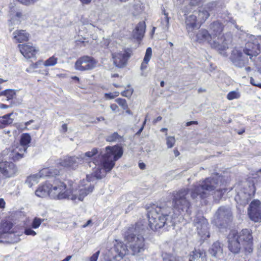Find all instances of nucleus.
Masks as SVG:
<instances>
[{
    "label": "nucleus",
    "mask_w": 261,
    "mask_h": 261,
    "mask_svg": "<svg viewBox=\"0 0 261 261\" xmlns=\"http://www.w3.org/2000/svg\"><path fill=\"white\" fill-rule=\"evenodd\" d=\"M43 221V219H41V218L35 217L32 222V227L36 229L38 228L41 225V223Z\"/></svg>",
    "instance_id": "79ce46f5"
},
{
    "label": "nucleus",
    "mask_w": 261,
    "mask_h": 261,
    "mask_svg": "<svg viewBox=\"0 0 261 261\" xmlns=\"http://www.w3.org/2000/svg\"><path fill=\"white\" fill-rule=\"evenodd\" d=\"M18 47L21 54L28 59L34 57L37 51L35 47L30 44H19Z\"/></svg>",
    "instance_id": "5701e85b"
},
{
    "label": "nucleus",
    "mask_w": 261,
    "mask_h": 261,
    "mask_svg": "<svg viewBox=\"0 0 261 261\" xmlns=\"http://www.w3.org/2000/svg\"><path fill=\"white\" fill-rule=\"evenodd\" d=\"M210 30L213 39L216 40V41H219L220 44H222L223 42H226L228 44L227 40L223 35H221L223 25L221 23L218 21L214 22L211 24Z\"/></svg>",
    "instance_id": "a211bd4d"
},
{
    "label": "nucleus",
    "mask_w": 261,
    "mask_h": 261,
    "mask_svg": "<svg viewBox=\"0 0 261 261\" xmlns=\"http://www.w3.org/2000/svg\"><path fill=\"white\" fill-rule=\"evenodd\" d=\"M164 14V18L162 19V24L164 29H168L169 26V17H168V14L166 13L165 10L163 11Z\"/></svg>",
    "instance_id": "37998d69"
},
{
    "label": "nucleus",
    "mask_w": 261,
    "mask_h": 261,
    "mask_svg": "<svg viewBox=\"0 0 261 261\" xmlns=\"http://www.w3.org/2000/svg\"><path fill=\"white\" fill-rule=\"evenodd\" d=\"M193 14L197 16V19L201 25L210 16V13L207 10L204 9H201L198 11H194Z\"/></svg>",
    "instance_id": "c756f323"
},
{
    "label": "nucleus",
    "mask_w": 261,
    "mask_h": 261,
    "mask_svg": "<svg viewBox=\"0 0 261 261\" xmlns=\"http://www.w3.org/2000/svg\"><path fill=\"white\" fill-rule=\"evenodd\" d=\"M197 18V16L193 13L188 16L186 19L185 23L186 25V29L190 37H192L193 36L194 30L195 29H198L201 25L198 21Z\"/></svg>",
    "instance_id": "4be33fe9"
},
{
    "label": "nucleus",
    "mask_w": 261,
    "mask_h": 261,
    "mask_svg": "<svg viewBox=\"0 0 261 261\" xmlns=\"http://www.w3.org/2000/svg\"><path fill=\"white\" fill-rule=\"evenodd\" d=\"M71 187L67 188L66 185L61 181H56L51 184L50 197L56 199H70Z\"/></svg>",
    "instance_id": "1a4fd4ad"
},
{
    "label": "nucleus",
    "mask_w": 261,
    "mask_h": 261,
    "mask_svg": "<svg viewBox=\"0 0 261 261\" xmlns=\"http://www.w3.org/2000/svg\"><path fill=\"white\" fill-rule=\"evenodd\" d=\"M163 261H185L183 257L175 256L172 254L164 253L162 254Z\"/></svg>",
    "instance_id": "72a5a7b5"
},
{
    "label": "nucleus",
    "mask_w": 261,
    "mask_h": 261,
    "mask_svg": "<svg viewBox=\"0 0 261 261\" xmlns=\"http://www.w3.org/2000/svg\"><path fill=\"white\" fill-rule=\"evenodd\" d=\"M34 120H29V121H27L26 122H25L24 123V127L23 128V129H27V130H29V129H38L39 128V126L38 125H33L30 128H28L27 126H29V125H30L31 123H32L33 122H34Z\"/></svg>",
    "instance_id": "a18cd8bd"
},
{
    "label": "nucleus",
    "mask_w": 261,
    "mask_h": 261,
    "mask_svg": "<svg viewBox=\"0 0 261 261\" xmlns=\"http://www.w3.org/2000/svg\"><path fill=\"white\" fill-rule=\"evenodd\" d=\"M128 88L126 89V90H124V91L121 92V95L123 96L126 97H130L133 94V93L134 92V90L133 88H130L129 86H128Z\"/></svg>",
    "instance_id": "de8ad7c7"
},
{
    "label": "nucleus",
    "mask_w": 261,
    "mask_h": 261,
    "mask_svg": "<svg viewBox=\"0 0 261 261\" xmlns=\"http://www.w3.org/2000/svg\"><path fill=\"white\" fill-rule=\"evenodd\" d=\"M122 147L119 145L107 146L105 152L98 154V158L95 157L92 162H89V166L92 168H98L94 172L93 175L97 179H101L105 176L106 173L111 171L115 164V162L123 154Z\"/></svg>",
    "instance_id": "f03ea898"
},
{
    "label": "nucleus",
    "mask_w": 261,
    "mask_h": 261,
    "mask_svg": "<svg viewBox=\"0 0 261 261\" xmlns=\"http://www.w3.org/2000/svg\"><path fill=\"white\" fill-rule=\"evenodd\" d=\"M74 186H71V193L70 199L75 201L78 200L82 201L84 197L91 193L94 187L88 180H82L77 189H74Z\"/></svg>",
    "instance_id": "0eeeda50"
},
{
    "label": "nucleus",
    "mask_w": 261,
    "mask_h": 261,
    "mask_svg": "<svg viewBox=\"0 0 261 261\" xmlns=\"http://www.w3.org/2000/svg\"><path fill=\"white\" fill-rule=\"evenodd\" d=\"M223 245L219 242H216L213 243L212 247L209 249V252L212 256L219 257L223 254Z\"/></svg>",
    "instance_id": "cd10ccee"
},
{
    "label": "nucleus",
    "mask_w": 261,
    "mask_h": 261,
    "mask_svg": "<svg viewBox=\"0 0 261 261\" xmlns=\"http://www.w3.org/2000/svg\"><path fill=\"white\" fill-rule=\"evenodd\" d=\"M146 29L145 23L140 22L133 31V36L137 40H141L144 36Z\"/></svg>",
    "instance_id": "a878e982"
},
{
    "label": "nucleus",
    "mask_w": 261,
    "mask_h": 261,
    "mask_svg": "<svg viewBox=\"0 0 261 261\" xmlns=\"http://www.w3.org/2000/svg\"><path fill=\"white\" fill-rule=\"evenodd\" d=\"M11 19L10 22L12 25L18 24L20 23L21 20L22 18V14L20 11L16 12H11L10 14Z\"/></svg>",
    "instance_id": "7c9ffc66"
},
{
    "label": "nucleus",
    "mask_w": 261,
    "mask_h": 261,
    "mask_svg": "<svg viewBox=\"0 0 261 261\" xmlns=\"http://www.w3.org/2000/svg\"><path fill=\"white\" fill-rule=\"evenodd\" d=\"M92 223V221L91 220H89L87 223L85 224H84L83 226H82V227L83 228H85L87 226H88L90 224Z\"/></svg>",
    "instance_id": "052dcab7"
},
{
    "label": "nucleus",
    "mask_w": 261,
    "mask_h": 261,
    "mask_svg": "<svg viewBox=\"0 0 261 261\" xmlns=\"http://www.w3.org/2000/svg\"><path fill=\"white\" fill-rule=\"evenodd\" d=\"M240 93L238 90L229 92L227 95V98L229 100L238 99L240 97Z\"/></svg>",
    "instance_id": "a19ab883"
},
{
    "label": "nucleus",
    "mask_w": 261,
    "mask_h": 261,
    "mask_svg": "<svg viewBox=\"0 0 261 261\" xmlns=\"http://www.w3.org/2000/svg\"><path fill=\"white\" fill-rule=\"evenodd\" d=\"M250 83L253 86H255L261 88V83L256 82L252 77H251L250 79Z\"/></svg>",
    "instance_id": "5fc2aeb1"
},
{
    "label": "nucleus",
    "mask_w": 261,
    "mask_h": 261,
    "mask_svg": "<svg viewBox=\"0 0 261 261\" xmlns=\"http://www.w3.org/2000/svg\"><path fill=\"white\" fill-rule=\"evenodd\" d=\"M112 57L114 65L118 68H123L126 65L130 57V53L127 50H123L113 54Z\"/></svg>",
    "instance_id": "aec40b11"
},
{
    "label": "nucleus",
    "mask_w": 261,
    "mask_h": 261,
    "mask_svg": "<svg viewBox=\"0 0 261 261\" xmlns=\"http://www.w3.org/2000/svg\"><path fill=\"white\" fill-rule=\"evenodd\" d=\"M13 40L16 42H22L28 41L30 37V34L23 30H17L13 34Z\"/></svg>",
    "instance_id": "393cba45"
},
{
    "label": "nucleus",
    "mask_w": 261,
    "mask_h": 261,
    "mask_svg": "<svg viewBox=\"0 0 261 261\" xmlns=\"http://www.w3.org/2000/svg\"><path fill=\"white\" fill-rule=\"evenodd\" d=\"M12 227V223L9 221H3L1 225V229L4 233L9 232Z\"/></svg>",
    "instance_id": "e433bc0d"
},
{
    "label": "nucleus",
    "mask_w": 261,
    "mask_h": 261,
    "mask_svg": "<svg viewBox=\"0 0 261 261\" xmlns=\"http://www.w3.org/2000/svg\"><path fill=\"white\" fill-rule=\"evenodd\" d=\"M116 101L124 110L127 109L128 106L125 99L122 98H118Z\"/></svg>",
    "instance_id": "49530a36"
},
{
    "label": "nucleus",
    "mask_w": 261,
    "mask_h": 261,
    "mask_svg": "<svg viewBox=\"0 0 261 261\" xmlns=\"http://www.w3.org/2000/svg\"><path fill=\"white\" fill-rule=\"evenodd\" d=\"M166 144L168 148H172L175 142V140L174 137L168 136L166 138Z\"/></svg>",
    "instance_id": "c03bdc74"
},
{
    "label": "nucleus",
    "mask_w": 261,
    "mask_h": 261,
    "mask_svg": "<svg viewBox=\"0 0 261 261\" xmlns=\"http://www.w3.org/2000/svg\"><path fill=\"white\" fill-rule=\"evenodd\" d=\"M58 58L52 56L46 60L43 63L45 66H53L57 63Z\"/></svg>",
    "instance_id": "ea45409f"
},
{
    "label": "nucleus",
    "mask_w": 261,
    "mask_h": 261,
    "mask_svg": "<svg viewBox=\"0 0 261 261\" xmlns=\"http://www.w3.org/2000/svg\"><path fill=\"white\" fill-rule=\"evenodd\" d=\"M9 107V106L8 105L3 104V103L0 104V109H7Z\"/></svg>",
    "instance_id": "0e129e2a"
},
{
    "label": "nucleus",
    "mask_w": 261,
    "mask_h": 261,
    "mask_svg": "<svg viewBox=\"0 0 261 261\" xmlns=\"http://www.w3.org/2000/svg\"><path fill=\"white\" fill-rule=\"evenodd\" d=\"M114 251L117 253L115 255V258L117 259L122 258V257L126 255L128 252V249L126 248V246L123 243L119 242L117 243L114 247Z\"/></svg>",
    "instance_id": "c85d7f7f"
},
{
    "label": "nucleus",
    "mask_w": 261,
    "mask_h": 261,
    "mask_svg": "<svg viewBox=\"0 0 261 261\" xmlns=\"http://www.w3.org/2000/svg\"><path fill=\"white\" fill-rule=\"evenodd\" d=\"M162 118L161 116H158L155 120L153 121V123H156L157 122L160 121L162 120Z\"/></svg>",
    "instance_id": "69168bd1"
},
{
    "label": "nucleus",
    "mask_w": 261,
    "mask_h": 261,
    "mask_svg": "<svg viewBox=\"0 0 261 261\" xmlns=\"http://www.w3.org/2000/svg\"><path fill=\"white\" fill-rule=\"evenodd\" d=\"M152 56V49L150 47L146 49L143 61L141 65V70H144L147 68V65Z\"/></svg>",
    "instance_id": "2f4dec72"
},
{
    "label": "nucleus",
    "mask_w": 261,
    "mask_h": 261,
    "mask_svg": "<svg viewBox=\"0 0 261 261\" xmlns=\"http://www.w3.org/2000/svg\"><path fill=\"white\" fill-rule=\"evenodd\" d=\"M122 138V137L119 135L117 132H115L112 134L107 136L106 140L107 142H116L119 141Z\"/></svg>",
    "instance_id": "4c0bfd02"
},
{
    "label": "nucleus",
    "mask_w": 261,
    "mask_h": 261,
    "mask_svg": "<svg viewBox=\"0 0 261 261\" xmlns=\"http://www.w3.org/2000/svg\"><path fill=\"white\" fill-rule=\"evenodd\" d=\"M83 4L88 5L90 4L92 0H80Z\"/></svg>",
    "instance_id": "bf43d9fd"
},
{
    "label": "nucleus",
    "mask_w": 261,
    "mask_h": 261,
    "mask_svg": "<svg viewBox=\"0 0 261 261\" xmlns=\"http://www.w3.org/2000/svg\"><path fill=\"white\" fill-rule=\"evenodd\" d=\"M83 162L82 156H67L61 160L59 164L61 166L68 168L70 169L75 170L79 166V164Z\"/></svg>",
    "instance_id": "412c9836"
},
{
    "label": "nucleus",
    "mask_w": 261,
    "mask_h": 261,
    "mask_svg": "<svg viewBox=\"0 0 261 261\" xmlns=\"http://www.w3.org/2000/svg\"><path fill=\"white\" fill-rule=\"evenodd\" d=\"M99 254V251H97L94 253L90 258V261H97L98 255Z\"/></svg>",
    "instance_id": "864d4df0"
},
{
    "label": "nucleus",
    "mask_w": 261,
    "mask_h": 261,
    "mask_svg": "<svg viewBox=\"0 0 261 261\" xmlns=\"http://www.w3.org/2000/svg\"><path fill=\"white\" fill-rule=\"evenodd\" d=\"M20 3L28 5L35 3L37 0H18Z\"/></svg>",
    "instance_id": "603ef678"
},
{
    "label": "nucleus",
    "mask_w": 261,
    "mask_h": 261,
    "mask_svg": "<svg viewBox=\"0 0 261 261\" xmlns=\"http://www.w3.org/2000/svg\"><path fill=\"white\" fill-rule=\"evenodd\" d=\"M169 210L170 208L159 206L151 208L148 213V218L149 226L152 230L156 231L161 228L167 230L174 225L173 218L168 214Z\"/></svg>",
    "instance_id": "20e7f679"
},
{
    "label": "nucleus",
    "mask_w": 261,
    "mask_h": 261,
    "mask_svg": "<svg viewBox=\"0 0 261 261\" xmlns=\"http://www.w3.org/2000/svg\"><path fill=\"white\" fill-rule=\"evenodd\" d=\"M218 185V177H210L194 185L191 189L184 188L174 192L173 193L172 205L175 215H179L182 212L191 213V204L188 199L190 193L193 199L197 200L198 197L203 199L206 197L210 192L214 190Z\"/></svg>",
    "instance_id": "f257e3e1"
},
{
    "label": "nucleus",
    "mask_w": 261,
    "mask_h": 261,
    "mask_svg": "<svg viewBox=\"0 0 261 261\" xmlns=\"http://www.w3.org/2000/svg\"><path fill=\"white\" fill-rule=\"evenodd\" d=\"M124 241L134 255H139L146 249L145 239L138 230V225L129 227L124 234Z\"/></svg>",
    "instance_id": "39448f33"
},
{
    "label": "nucleus",
    "mask_w": 261,
    "mask_h": 261,
    "mask_svg": "<svg viewBox=\"0 0 261 261\" xmlns=\"http://www.w3.org/2000/svg\"><path fill=\"white\" fill-rule=\"evenodd\" d=\"M261 42V36L250 35L249 40L246 44L245 48L243 49L244 54L249 56L250 59L253 57L257 56L260 53V43Z\"/></svg>",
    "instance_id": "9d476101"
},
{
    "label": "nucleus",
    "mask_w": 261,
    "mask_h": 261,
    "mask_svg": "<svg viewBox=\"0 0 261 261\" xmlns=\"http://www.w3.org/2000/svg\"><path fill=\"white\" fill-rule=\"evenodd\" d=\"M13 113H10L0 117V123L3 125L2 127L11 124L13 119L11 118Z\"/></svg>",
    "instance_id": "f704fd0d"
},
{
    "label": "nucleus",
    "mask_w": 261,
    "mask_h": 261,
    "mask_svg": "<svg viewBox=\"0 0 261 261\" xmlns=\"http://www.w3.org/2000/svg\"><path fill=\"white\" fill-rule=\"evenodd\" d=\"M145 164L143 163H140L139 164V167L141 169H144L145 168Z\"/></svg>",
    "instance_id": "680f3d73"
},
{
    "label": "nucleus",
    "mask_w": 261,
    "mask_h": 261,
    "mask_svg": "<svg viewBox=\"0 0 261 261\" xmlns=\"http://www.w3.org/2000/svg\"><path fill=\"white\" fill-rule=\"evenodd\" d=\"M0 172L5 178H11L16 175L18 169L13 162L2 160L0 161Z\"/></svg>",
    "instance_id": "2eb2a0df"
},
{
    "label": "nucleus",
    "mask_w": 261,
    "mask_h": 261,
    "mask_svg": "<svg viewBox=\"0 0 261 261\" xmlns=\"http://www.w3.org/2000/svg\"><path fill=\"white\" fill-rule=\"evenodd\" d=\"M194 223L201 239L204 240L210 237L208 222L205 218L202 216L197 217L194 219Z\"/></svg>",
    "instance_id": "4468645a"
},
{
    "label": "nucleus",
    "mask_w": 261,
    "mask_h": 261,
    "mask_svg": "<svg viewBox=\"0 0 261 261\" xmlns=\"http://www.w3.org/2000/svg\"><path fill=\"white\" fill-rule=\"evenodd\" d=\"M99 151L97 148H93L91 151H89L85 153L84 154L80 155V156H82L83 160L85 159L86 158H91L98 153Z\"/></svg>",
    "instance_id": "58836bf2"
},
{
    "label": "nucleus",
    "mask_w": 261,
    "mask_h": 261,
    "mask_svg": "<svg viewBox=\"0 0 261 261\" xmlns=\"http://www.w3.org/2000/svg\"><path fill=\"white\" fill-rule=\"evenodd\" d=\"M51 184L49 183H45L40 186L35 191V194L39 197H45L47 196L50 197V190Z\"/></svg>",
    "instance_id": "bb28decb"
},
{
    "label": "nucleus",
    "mask_w": 261,
    "mask_h": 261,
    "mask_svg": "<svg viewBox=\"0 0 261 261\" xmlns=\"http://www.w3.org/2000/svg\"><path fill=\"white\" fill-rule=\"evenodd\" d=\"M26 152L25 148L22 146H17L15 148H9L4 150L2 153L4 160H11L17 161L22 158Z\"/></svg>",
    "instance_id": "ddd939ff"
},
{
    "label": "nucleus",
    "mask_w": 261,
    "mask_h": 261,
    "mask_svg": "<svg viewBox=\"0 0 261 261\" xmlns=\"http://www.w3.org/2000/svg\"><path fill=\"white\" fill-rule=\"evenodd\" d=\"M249 218L255 222L261 220V202L258 200H253L248 208Z\"/></svg>",
    "instance_id": "dca6fc26"
},
{
    "label": "nucleus",
    "mask_w": 261,
    "mask_h": 261,
    "mask_svg": "<svg viewBox=\"0 0 261 261\" xmlns=\"http://www.w3.org/2000/svg\"><path fill=\"white\" fill-rule=\"evenodd\" d=\"M62 129L64 133L67 130V126L66 124H64L62 125Z\"/></svg>",
    "instance_id": "e2e57ef3"
},
{
    "label": "nucleus",
    "mask_w": 261,
    "mask_h": 261,
    "mask_svg": "<svg viewBox=\"0 0 261 261\" xmlns=\"http://www.w3.org/2000/svg\"><path fill=\"white\" fill-rule=\"evenodd\" d=\"M59 174V170L53 168H46L41 170L39 173L31 175L28 177L25 184L30 188L39 182L40 178L46 176H54Z\"/></svg>",
    "instance_id": "9b49d317"
},
{
    "label": "nucleus",
    "mask_w": 261,
    "mask_h": 261,
    "mask_svg": "<svg viewBox=\"0 0 261 261\" xmlns=\"http://www.w3.org/2000/svg\"><path fill=\"white\" fill-rule=\"evenodd\" d=\"M216 4L215 2H212V3H208L206 6L205 7V8H204V9L206 10H207L208 12H209V13H210V12L213 11V10H214L215 8L216 7Z\"/></svg>",
    "instance_id": "8fccbe9b"
},
{
    "label": "nucleus",
    "mask_w": 261,
    "mask_h": 261,
    "mask_svg": "<svg viewBox=\"0 0 261 261\" xmlns=\"http://www.w3.org/2000/svg\"><path fill=\"white\" fill-rule=\"evenodd\" d=\"M24 233L28 236H35L36 232L30 228H26L24 230Z\"/></svg>",
    "instance_id": "3c124183"
},
{
    "label": "nucleus",
    "mask_w": 261,
    "mask_h": 261,
    "mask_svg": "<svg viewBox=\"0 0 261 261\" xmlns=\"http://www.w3.org/2000/svg\"><path fill=\"white\" fill-rule=\"evenodd\" d=\"M119 92H115L114 93H106L105 94V97L107 99H112L119 95Z\"/></svg>",
    "instance_id": "09e8293b"
},
{
    "label": "nucleus",
    "mask_w": 261,
    "mask_h": 261,
    "mask_svg": "<svg viewBox=\"0 0 261 261\" xmlns=\"http://www.w3.org/2000/svg\"><path fill=\"white\" fill-rule=\"evenodd\" d=\"M189 261H207L205 251L202 248L194 249L189 255Z\"/></svg>",
    "instance_id": "b1692460"
},
{
    "label": "nucleus",
    "mask_w": 261,
    "mask_h": 261,
    "mask_svg": "<svg viewBox=\"0 0 261 261\" xmlns=\"http://www.w3.org/2000/svg\"><path fill=\"white\" fill-rule=\"evenodd\" d=\"M248 56H246L244 51L237 49H234L232 51L230 59L233 64L237 67L242 68L248 63Z\"/></svg>",
    "instance_id": "f3484780"
},
{
    "label": "nucleus",
    "mask_w": 261,
    "mask_h": 261,
    "mask_svg": "<svg viewBox=\"0 0 261 261\" xmlns=\"http://www.w3.org/2000/svg\"><path fill=\"white\" fill-rule=\"evenodd\" d=\"M5 201L3 198L0 199V208H4L5 207Z\"/></svg>",
    "instance_id": "4d7b16f0"
},
{
    "label": "nucleus",
    "mask_w": 261,
    "mask_h": 261,
    "mask_svg": "<svg viewBox=\"0 0 261 261\" xmlns=\"http://www.w3.org/2000/svg\"><path fill=\"white\" fill-rule=\"evenodd\" d=\"M143 128H144V126H142L139 129V130L136 133V135H139L141 133V132H142Z\"/></svg>",
    "instance_id": "338daca9"
},
{
    "label": "nucleus",
    "mask_w": 261,
    "mask_h": 261,
    "mask_svg": "<svg viewBox=\"0 0 261 261\" xmlns=\"http://www.w3.org/2000/svg\"><path fill=\"white\" fill-rule=\"evenodd\" d=\"M97 61L93 57L84 56L80 58L75 63V68L80 71L89 70L96 66Z\"/></svg>",
    "instance_id": "f8f14e48"
},
{
    "label": "nucleus",
    "mask_w": 261,
    "mask_h": 261,
    "mask_svg": "<svg viewBox=\"0 0 261 261\" xmlns=\"http://www.w3.org/2000/svg\"><path fill=\"white\" fill-rule=\"evenodd\" d=\"M97 122L100 121H103L105 120V118L103 117H100L96 118Z\"/></svg>",
    "instance_id": "774afa93"
},
{
    "label": "nucleus",
    "mask_w": 261,
    "mask_h": 261,
    "mask_svg": "<svg viewBox=\"0 0 261 261\" xmlns=\"http://www.w3.org/2000/svg\"><path fill=\"white\" fill-rule=\"evenodd\" d=\"M31 137L29 134H22L20 137V144L18 146H22L25 148V151H27L29 146V144L31 142Z\"/></svg>",
    "instance_id": "473e14b6"
},
{
    "label": "nucleus",
    "mask_w": 261,
    "mask_h": 261,
    "mask_svg": "<svg viewBox=\"0 0 261 261\" xmlns=\"http://www.w3.org/2000/svg\"><path fill=\"white\" fill-rule=\"evenodd\" d=\"M198 122L197 121H191L186 123V126H188L192 124H197Z\"/></svg>",
    "instance_id": "13d9d810"
},
{
    "label": "nucleus",
    "mask_w": 261,
    "mask_h": 261,
    "mask_svg": "<svg viewBox=\"0 0 261 261\" xmlns=\"http://www.w3.org/2000/svg\"><path fill=\"white\" fill-rule=\"evenodd\" d=\"M228 247L234 254L240 252L242 249L250 253L253 251V236L249 229H243L239 232L232 230L228 236Z\"/></svg>",
    "instance_id": "7ed1b4c3"
},
{
    "label": "nucleus",
    "mask_w": 261,
    "mask_h": 261,
    "mask_svg": "<svg viewBox=\"0 0 261 261\" xmlns=\"http://www.w3.org/2000/svg\"><path fill=\"white\" fill-rule=\"evenodd\" d=\"M196 41L199 43H208L213 48L220 51V54H222L221 51H223L228 48L226 42H223L220 44L219 41H216V40L213 39L212 35L207 30L201 29L196 35Z\"/></svg>",
    "instance_id": "423d86ee"
},
{
    "label": "nucleus",
    "mask_w": 261,
    "mask_h": 261,
    "mask_svg": "<svg viewBox=\"0 0 261 261\" xmlns=\"http://www.w3.org/2000/svg\"><path fill=\"white\" fill-rule=\"evenodd\" d=\"M232 212L229 207H220L216 212L212 223L218 227L225 226L232 220Z\"/></svg>",
    "instance_id": "6e6552de"
},
{
    "label": "nucleus",
    "mask_w": 261,
    "mask_h": 261,
    "mask_svg": "<svg viewBox=\"0 0 261 261\" xmlns=\"http://www.w3.org/2000/svg\"><path fill=\"white\" fill-rule=\"evenodd\" d=\"M0 95H4L6 97L7 100H10L13 99L16 96L15 90L12 89H7L0 93Z\"/></svg>",
    "instance_id": "c9c22d12"
},
{
    "label": "nucleus",
    "mask_w": 261,
    "mask_h": 261,
    "mask_svg": "<svg viewBox=\"0 0 261 261\" xmlns=\"http://www.w3.org/2000/svg\"><path fill=\"white\" fill-rule=\"evenodd\" d=\"M110 108L113 111L115 112L117 111L118 107L116 104L113 103L110 106Z\"/></svg>",
    "instance_id": "6e6d98bb"
},
{
    "label": "nucleus",
    "mask_w": 261,
    "mask_h": 261,
    "mask_svg": "<svg viewBox=\"0 0 261 261\" xmlns=\"http://www.w3.org/2000/svg\"><path fill=\"white\" fill-rule=\"evenodd\" d=\"M261 181V176L255 175L252 177H249L246 181L244 195L247 198V196L250 197L255 194L258 182Z\"/></svg>",
    "instance_id": "6ab92c4d"
}]
</instances>
